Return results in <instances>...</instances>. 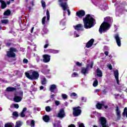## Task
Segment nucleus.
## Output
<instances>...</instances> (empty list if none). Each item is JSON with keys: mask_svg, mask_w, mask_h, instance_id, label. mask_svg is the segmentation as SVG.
Returning <instances> with one entry per match:
<instances>
[{"mask_svg": "<svg viewBox=\"0 0 127 127\" xmlns=\"http://www.w3.org/2000/svg\"><path fill=\"white\" fill-rule=\"evenodd\" d=\"M96 73L98 77H103V72H102V70L100 68L96 69Z\"/></svg>", "mask_w": 127, "mask_h": 127, "instance_id": "nucleus-20", "label": "nucleus"}, {"mask_svg": "<svg viewBox=\"0 0 127 127\" xmlns=\"http://www.w3.org/2000/svg\"><path fill=\"white\" fill-rule=\"evenodd\" d=\"M1 22L3 24H7V23H8V19H3L1 20Z\"/></svg>", "mask_w": 127, "mask_h": 127, "instance_id": "nucleus-27", "label": "nucleus"}, {"mask_svg": "<svg viewBox=\"0 0 127 127\" xmlns=\"http://www.w3.org/2000/svg\"><path fill=\"white\" fill-rule=\"evenodd\" d=\"M62 96L63 99H67V98H68V96H67V95L65 94H62Z\"/></svg>", "mask_w": 127, "mask_h": 127, "instance_id": "nucleus-40", "label": "nucleus"}, {"mask_svg": "<svg viewBox=\"0 0 127 127\" xmlns=\"http://www.w3.org/2000/svg\"><path fill=\"white\" fill-rule=\"evenodd\" d=\"M94 42H95V40L94 39H91L89 41L87 42L85 47L86 48H90L93 46V45L94 44Z\"/></svg>", "mask_w": 127, "mask_h": 127, "instance_id": "nucleus-11", "label": "nucleus"}, {"mask_svg": "<svg viewBox=\"0 0 127 127\" xmlns=\"http://www.w3.org/2000/svg\"><path fill=\"white\" fill-rule=\"evenodd\" d=\"M6 92H14V91H16V88L15 87H8L6 89Z\"/></svg>", "mask_w": 127, "mask_h": 127, "instance_id": "nucleus-19", "label": "nucleus"}, {"mask_svg": "<svg viewBox=\"0 0 127 127\" xmlns=\"http://www.w3.org/2000/svg\"><path fill=\"white\" fill-rule=\"evenodd\" d=\"M104 54H105V55H106V56H108V55H109V52H108V51H105V52H104Z\"/></svg>", "mask_w": 127, "mask_h": 127, "instance_id": "nucleus-55", "label": "nucleus"}, {"mask_svg": "<svg viewBox=\"0 0 127 127\" xmlns=\"http://www.w3.org/2000/svg\"><path fill=\"white\" fill-rule=\"evenodd\" d=\"M105 104H104V106H103L104 107V109H108V108H109V106L108 105L105 106Z\"/></svg>", "mask_w": 127, "mask_h": 127, "instance_id": "nucleus-58", "label": "nucleus"}, {"mask_svg": "<svg viewBox=\"0 0 127 127\" xmlns=\"http://www.w3.org/2000/svg\"><path fill=\"white\" fill-rule=\"evenodd\" d=\"M16 126L20 127V126H22L21 122L20 121H18L16 122Z\"/></svg>", "mask_w": 127, "mask_h": 127, "instance_id": "nucleus-34", "label": "nucleus"}, {"mask_svg": "<svg viewBox=\"0 0 127 127\" xmlns=\"http://www.w3.org/2000/svg\"><path fill=\"white\" fill-rule=\"evenodd\" d=\"M65 117H66V115L65 114L64 109H60L59 112L58 113L57 117L60 118V119H63V118H65Z\"/></svg>", "mask_w": 127, "mask_h": 127, "instance_id": "nucleus-7", "label": "nucleus"}, {"mask_svg": "<svg viewBox=\"0 0 127 127\" xmlns=\"http://www.w3.org/2000/svg\"><path fill=\"white\" fill-rule=\"evenodd\" d=\"M43 89H44V87H43V86H40V90H43Z\"/></svg>", "mask_w": 127, "mask_h": 127, "instance_id": "nucleus-59", "label": "nucleus"}, {"mask_svg": "<svg viewBox=\"0 0 127 127\" xmlns=\"http://www.w3.org/2000/svg\"><path fill=\"white\" fill-rule=\"evenodd\" d=\"M42 6V7L44 8L46 6V3H45V1L42 0L41 1Z\"/></svg>", "mask_w": 127, "mask_h": 127, "instance_id": "nucleus-35", "label": "nucleus"}, {"mask_svg": "<svg viewBox=\"0 0 127 127\" xmlns=\"http://www.w3.org/2000/svg\"><path fill=\"white\" fill-rule=\"evenodd\" d=\"M116 111L117 116V120H121L122 116H121V111L120 110V107L119 106H116Z\"/></svg>", "mask_w": 127, "mask_h": 127, "instance_id": "nucleus-16", "label": "nucleus"}, {"mask_svg": "<svg viewBox=\"0 0 127 127\" xmlns=\"http://www.w3.org/2000/svg\"><path fill=\"white\" fill-rule=\"evenodd\" d=\"M68 127H76V126H75V125L71 124L69 126H68Z\"/></svg>", "mask_w": 127, "mask_h": 127, "instance_id": "nucleus-52", "label": "nucleus"}, {"mask_svg": "<svg viewBox=\"0 0 127 127\" xmlns=\"http://www.w3.org/2000/svg\"><path fill=\"white\" fill-rule=\"evenodd\" d=\"M50 55H43V61L44 63H48L50 61Z\"/></svg>", "mask_w": 127, "mask_h": 127, "instance_id": "nucleus-13", "label": "nucleus"}, {"mask_svg": "<svg viewBox=\"0 0 127 127\" xmlns=\"http://www.w3.org/2000/svg\"><path fill=\"white\" fill-rule=\"evenodd\" d=\"M33 30H34V27H32L31 29V33H32L33 32Z\"/></svg>", "mask_w": 127, "mask_h": 127, "instance_id": "nucleus-56", "label": "nucleus"}, {"mask_svg": "<svg viewBox=\"0 0 127 127\" xmlns=\"http://www.w3.org/2000/svg\"><path fill=\"white\" fill-rule=\"evenodd\" d=\"M30 126L31 127H34L35 126V121L33 120L31 121Z\"/></svg>", "mask_w": 127, "mask_h": 127, "instance_id": "nucleus-28", "label": "nucleus"}, {"mask_svg": "<svg viewBox=\"0 0 127 127\" xmlns=\"http://www.w3.org/2000/svg\"><path fill=\"white\" fill-rule=\"evenodd\" d=\"M23 62L24 64H27V63H28V60L26 59H24L23 60Z\"/></svg>", "mask_w": 127, "mask_h": 127, "instance_id": "nucleus-41", "label": "nucleus"}, {"mask_svg": "<svg viewBox=\"0 0 127 127\" xmlns=\"http://www.w3.org/2000/svg\"><path fill=\"white\" fill-rule=\"evenodd\" d=\"M13 106L14 108H15V109H18L19 108V105H18V104H14Z\"/></svg>", "mask_w": 127, "mask_h": 127, "instance_id": "nucleus-43", "label": "nucleus"}, {"mask_svg": "<svg viewBox=\"0 0 127 127\" xmlns=\"http://www.w3.org/2000/svg\"><path fill=\"white\" fill-rule=\"evenodd\" d=\"M11 13V11H10L9 9H7L4 12L3 15H5V16H9Z\"/></svg>", "mask_w": 127, "mask_h": 127, "instance_id": "nucleus-23", "label": "nucleus"}, {"mask_svg": "<svg viewBox=\"0 0 127 127\" xmlns=\"http://www.w3.org/2000/svg\"><path fill=\"white\" fill-rule=\"evenodd\" d=\"M59 52H60L59 50H53V53L54 54H57V53H59Z\"/></svg>", "mask_w": 127, "mask_h": 127, "instance_id": "nucleus-36", "label": "nucleus"}, {"mask_svg": "<svg viewBox=\"0 0 127 127\" xmlns=\"http://www.w3.org/2000/svg\"><path fill=\"white\" fill-rule=\"evenodd\" d=\"M116 81H117V84L119 85V83H120V81L119 80V78H115Z\"/></svg>", "mask_w": 127, "mask_h": 127, "instance_id": "nucleus-57", "label": "nucleus"}, {"mask_svg": "<svg viewBox=\"0 0 127 127\" xmlns=\"http://www.w3.org/2000/svg\"><path fill=\"white\" fill-rule=\"evenodd\" d=\"M63 0H59V2H61L60 6L63 7V10L64 11H66L67 9L68 8V4H67V2H64L63 3Z\"/></svg>", "mask_w": 127, "mask_h": 127, "instance_id": "nucleus-9", "label": "nucleus"}, {"mask_svg": "<svg viewBox=\"0 0 127 127\" xmlns=\"http://www.w3.org/2000/svg\"><path fill=\"white\" fill-rule=\"evenodd\" d=\"M20 117L21 118H24V117H25V114H24V112H21L20 113Z\"/></svg>", "mask_w": 127, "mask_h": 127, "instance_id": "nucleus-44", "label": "nucleus"}, {"mask_svg": "<svg viewBox=\"0 0 127 127\" xmlns=\"http://www.w3.org/2000/svg\"><path fill=\"white\" fill-rule=\"evenodd\" d=\"M85 98L84 97H81V101H84Z\"/></svg>", "mask_w": 127, "mask_h": 127, "instance_id": "nucleus-64", "label": "nucleus"}, {"mask_svg": "<svg viewBox=\"0 0 127 127\" xmlns=\"http://www.w3.org/2000/svg\"><path fill=\"white\" fill-rule=\"evenodd\" d=\"M107 67L110 70H113V66L111 64H108Z\"/></svg>", "mask_w": 127, "mask_h": 127, "instance_id": "nucleus-39", "label": "nucleus"}, {"mask_svg": "<svg viewBox=\"0 0 127 127\" xmlns=\"http://www.w3.org/2000/svg\"><path fill=\"white\" fill-rule=\"evenodd\" d=\"M53 49H48L47 50V52L48 53H53Z\"/></svg>", "mask_w": 127, "mask_h": 127, "instance_id": "nucleus-46", "label": "nucleus"}, {"mask_svg": "<svg viewBox=\"0 0 127 127\" xmlns=\"http://www.w3.org/2000/svg\"><path fill=\"white\" fill-rule=\"evenodd\" d=\"M26 77L29 80H37L39 78V73L37 71L31 70L30 72H25Z\"/></svg>", "mask_w": 127, "mask_h": 127, "instance_id": "nucleus-3", "label": "nucleus"}, {"mask_svg": "<svg viewBox=\"0 0 127 127\" xmlns=\"http://www.w3.org/2000/svg\"><path fill=\"white\" fill-rule=\"evenodd\" d=\"M76 65L77 66H78V67H81L82 66V64L80 63L79 62H77Z\"/></svg>", "mask_w": 127, "mask_h": 127, "instance_id": "nucleus-45", "label": "nucleus"}, {"mask_svg": "<svg viewBox=\"0 0 127 127\" xmlns=\"http://www.w3.org/2000/svg\"><path fill=\"white\" fill-rule=\"evenodd\" d=\"M18 50L15 48L11 47L9 50L7 51V56L9 58H15L16 57L15 52H17Z\"/></svg>", "mask_w": 127, "mask_h": 127, "instance_id": "nucleus-4", "label": "nucleus"}, {"mask_svg": "<svg viewBox=\"0 0 127 127\" xmlns=\"http://www.w3.org/2000/svg\"><path fill=\"white\" fill-rule=\"evenodd\" d=\"M48 46H49V44H46V45H45L44 46V48L46 49L47 48V47H48Z\"/></svg>", "mask_w": 127, "mask_h": 127, "instance_id": "nucleus-51", "label": "nucleus"}, {"mask_svg": "<svg viewBox=\"0 0 127 127\" xmlns=\"http://www.w3.org/2000/svg\"><path fill=\"white\" fill-rule=\"evenodd\" d=\"M86 14V13L85 12V11L84 10H80L79 11H76V16H78L79 18H81V17H83V16H85V15Z\"/></svg>", "mask_w": 127, "mask_h": 127, "instance_id": "nucleus-10", "label": "nucleus"}, {"mask_svg": "<svg viewBox=\"0 0 127 127\" xmlns=\"http://www.w3.org/2000/svg\"><path fill=\"white\" fill-rule=\"evenodd\" d=\"M82 114V110L80 106L74 107L73 108L72 115L73 117H79Z\"/></svg>", "mask_w": 127, "mask_h": 127, "instance_id": "nucleus-5", "label": "nucleus"}, {"mask_svg": "<svg viewBox=\"0 0 127 127\" xmlns=\"http://www.w3.org/2000/svg\"><path fill=\"white\" fill-rule=\"evenodd\" d=\"M12 115L16 118L18 117V113L17 112H14L12 113Z\"/></svg>", "mask_w": 127, "mask_h": 127, "instance_id": "nucleus-33", "label": "nucleus"}, {"mask_svg": "<svg viewBox=\"0 0 127 127\" xmlns=\"http://www.w3.org/2000/svg\"><path fill=\"white\" fill-rule=\"evenodd\" d=\"M77 96V94L75 92H72L70 94V97H76Z\"/></svg>", "mask_w": 127, "mask_h": 127, "instance_id": "nucleus-37", "label": "nucleus"}, {"mask_svg": "<svg viewBox=\"0 0 127 127\" xmlns=\"http://www.w3.org/2000/svg\"><path fill=\"white\" fill-rule=\"evenodd\" d=\"M114 73L115 79L119 78V70H116L114 71Z\"/></svg>", "mask_w": 127, "mask_h": 127, "instance_id": "nucleus-24", "label": "nucleus"}, {"mask_svg": "<svg viewBox=\"0 0 127 127\" xmlns=\"http://www.w3.org/2000/svg\"><path fill=\"white\" fill-rule=\"evenodd\" d=\"M93 66H94V63L92 62L90 64V67L91 68V69H92L93 68Z\"/></svg>", "mask_w": 127, "mask_h": 127, "instance_id": "nucleus-50", "label": "nucleus"}, {"mask_svg": "<svg viewBox=\"0 0 127 127\" xmlns=\"http://www.w3.org/2000/svg\"><path fill=\"white\" fill-rule=\"evenodd\" d=\"M90 67L89 64H87L86 68L82 67L81 68V72L82 74H83V75H85V74H88L89 72V67Z\"/></svg>", "mask_w": 127, "mask_h": 127, "instance_id": "nucleus-14", "label": "nucleus"}, {"mask_svg": "<svg viewBox=\"0 0 127 127\" xmlns=\"http://www.w3.org/2000/svg\"><path fill=\"white\" fill-rule=\"evenodd\" d=\"M67 11L68 12V15H70V14H71V12L70 11V10L68 9H67Z\"/></svg>", "mask_w": 127, "mask_h": 127, "instance_id": "nucleus-54", "label": "nucleus"}, {"mask_svg": "<svg viewBox=\"0 0 127 127\" xmlns=\"http://www.w3.org/2000/svg\"><path fill=\"white\" fill-rule=\"evenodd\" d=\"M46 20V16H44L42 20V24L44 25L45 24V21Z\"/></svg>", "mask_w": 127, "mask_h": 127, "instance_id": "nucleus-31", "label": "nucleus"}, {"mask_svg": "<svg viewBox=\"0 0 127 127\" xmlns=\"http://www.w3.org/2000/svg\"><path fill=\"white\" fill-rule=\"evenodd\" d=\"M57 86L56 84H52L50 85V91L51 93H54V90H56Z\"/></svg>", "mask_w": 127, "mask_h": 127, "instance_id": "nucleus-18", "label": "nucleus"}, {"mask_svg": "<svg viewBox=\"0 0 127 127\" xmlns=\"http://www.w3.org/2000/svg\"><path fill=\"white\" fill-rule=\"evenodd\" d=\"M105 104H106V102L101 101V103H97L96 104V109L98 110H102L103 109V107H105Z\"/></svg>", "mask_w": 127, "mask_h": 127, "instance_id": "nucleus-12", "label": "nucleus"}, {"mask_svg": "<svg viewBox=\"0 0 127 127\" xmlns=\"http://www.w3.org/2000/svg\"><path fill=\"white\" fill-rule=\"evenodd\" d=\"M99 85V81L98 80L95 79V80L93 82V87H97Z\"/></svg>", "mask_w": 127, "mask_h": 127, "instance_id": "nucleus-26", "label": "nucleus"}, {"mask_svg": "<svg viewBox=\"0 0 127 127\" xmlns=\"http://www.w3.org/2000/svg\"><path fill=\"white\" fill-rule=\"evenodd\" d=\"M114 38L116 41V43L119 47H121L122 43H121V38H120V35L119 34H116L114 35Z\"/></svg>", "mask_w": 127, "mask_h": 127, "instance_id": "nucleus-8", "label": "nucleus"}, {"mask_svg": "<svg viewBox=\"0 0 127 127\" xmlns=\"http://www.w3.org/2000/svg\"><path fill=\"white\" fill-rule=\"evenodd\" d=\"M4 127H13V123H6L4 125Z\"/></svg>", "mask_w": 127, "mask_h": 127, "instance_id": "nucleus-25", "label": "nucleus"}, {"mask_svg": "<svg viewBox=\"0 0 127 127\" xmlns=\"http://www.w3.org/2000/svg\"><path fill=\"white\" fill-rule=\"evenodd\" d=\"M7 4H8V5L10 4V1H7Z\"/></svg>", "mask_w": 127, "mask_h": 127, "instance_id": "nucleus-61", "label": "nucleus"}, {"mask_svg": "<svg viewBox=\"0 0 127 127\" xmlns=\"http://www.w3.org/2000/svg\"><path fill=\"white\" fill-rule=\"evenodd\" d=\"M0 2L1 9H4V8H5V7L7 6L6 3H5V2L2 0H1Z\"/></svg>", "mask_w": 127, "mask_h": 127, "instance_id": "nucleus-22", "label": "nucleus"}, {"mask_svg": "<svg viewBox=\"0 0 127 127\" xmlns=\"http://www.w3.org/2000/svg\"><path fill=\"white\" fill-rule=\"evenodd\" d=\"M83 21L84 28L89 29V28H92L95 26L96 20L90 14H88L86 15L85 17L83 18Z\"/></svg>", "mask_w": 127, "mask_h": 127, "instance_id": "nucleus-2", "label": "nucleus"}, {"mask_svg": "<svg viewBox=\"0 0 127 127\" xmlns=\"http://www.w3.org/2000/svg\"><path fill=\"white\" fill-rule=\"evenodd\" d=\"M31 4H32V5H34V1H32Z\"/></svg>", "mask_w": 127, "mask_h": 127, "instance_id": "nucleus-63", "label": "nucleus"}, {"mask_svg": "<svg viewBox=\"0 0 127 127\" xmlns=\"http://www.w3.org/2000/svg\"><path fill=\"white\" fill-rule=\"evenodd\" d=\"M46 82H47V81L46 80V79L45 77H44L42 80H41V84L42 85H45V84H46Z\"/></svg>", "mask_w": 127, "mask_h": 127, "instance_id": "nucleus-29", "label": "nucleus"}, {"mask_svg": "<svg viewBox=\"0 0 127 127\" xmlns=\"http://www.w3.org/2000/svg\"><path fill=\"white\" fill-rule=\"evenodd\" d=\"M115 96L116 97H119V96H120V94H115Z\"/></svg>", "mask_w": 127, "mask_h": 127, "instance_id": "nucleus-62", "label": "nucleus"}, {"mask_svg": "<svg viewBox=\"0 0 127 127\" xmlns=\"http://www.w3.org/2000/svg\"><path fill=\"white\" fill-rule=\"evenodd\" d=\"M22 100V97L20 96H17L16 94H15L13 101L15 103H19V102H21V100Z\"/></svg>", "mask_w": 127, "mask_h": 127, "instance_id": "nucleus-15", "label": "nucleus"}, {"mask_svg": "<svg viewBox=\"0 0 127 127\" xmlns=\"http://www.w3.org/2000/svg\"><path fill=\"white\" fill-rule=\"evenodd\" d=\"M75 76H78V73H76V72H73L72 74H71V77L73 78L74 77H75Z\"/></svg>", "mask_w": 127, "mask_h": 127, "instance_id": "nucleus-42", "label": "nucleus"}, {"mask_svg": "<svg viewBox=\"0 0 127 127\" xmlns=\"http://www.w3.org/2000/svg\"><path fill=\"white\" fill-rule=\"evenodd\" d=\"M84 26H83V24H78L76 25V26H73V27L75 30H77V31H79L81 28H83Z\"/></svg>", "mask_w": 127, "mask_h": 127, "instance_id": "nucleus-17", "label": "nucleus"}, {"mask_svg": "<svg viewBox=\"0 0 127 127\" xmlns=\"http://www.w3.org/2000/svg\"><path fill=\"white\" fill-rule=\"evenodd\" d=\"M26 110H27L26 108H24L23 110L22 111V112L25 113V112H26Z\"/></svg>", "mask_w": 127, "mask_h": 127, "instance_id": "nucleus-53", "label": "nucleus"}, {"mask_svg": "<svg viewBox=\"0 0 127 127\" xmlns=\"http://www.w3.org/2000/svg\"><path fill=\"white\" fill-rule=\"evenodd\" d=\"M79 127H85L84 124L81 123L79 125Z\"/></svg>", "mask_w": 127, "mask_h": 127, "instance_id": "nucleus-49", "label": "nucleus"}, {"mask_svg": "<svg viewBox=\"0 0 127 127\" xmlns=\"http://www.w3.org/2000/svg\"><path fill=\"white\" fill-rule=\"evenodd\" d=\"M50 19V16H47V20L48 21H49V20Z\"/></svg>", "mask_w": 127, "mask_h": 127, "instance_id": "nucleus-60", "label": "nucleus"}, {"mask_svg": "<svg viewBox=\"0 0 127 127\" xmlns=\"http://www.w3.org/2000/svg\"><path fill=\"white\" fill-rule=\"evenodd\" d=\"M111 23H113V17L107 16L104 18V21L101 24L99 29V32L100 34H102L103 32H106L107 30L110 29Z\"/></svg>", "mask_w": 127, "mask_h": 127, "instance_id": "nucleus-1", "label": "nucleus"}, {"mask_svg": "<svg viewBox=\"0 0 127 127\" xmlns=\"http://www.w3.org/2000/svg\"><path fill=\"white\" fill-rule=\"evenodd\" d=\"M43 120L45 123H48L50 121V117L48 115H45L43 117Z\"/></svg>", "mask_w": 127, "mask_h": 127, "instance_id": "nucleus-21", "label": "nucleus"}, {"mask_svg": "<svg viewBox=\"0 0 127 127\" xmlns=\"http://www.w3.org/2000/svg\"><path fill=\"white\" fill-rule=\"evenodd\" d=\"M99 121L102 127H109V126L107 125V119L105 117H100Z\"/></svg>", "mask_w": 127, "mask_h": 127, "instance_id": "nucleus-6", "label": "nucleus"}, {"mask_svg": "<svg viewBox=\"0 0 127 127\" xmlns=\"http://www.w3.org/2000/svg\"><path fill=\"white\" fill-rule=\"evenodd\" d=\"M55 104L56 106H59V105H60V101L56 100L55 101Z\"/></svg>", "mask_w": 127, "mask_h": 127, "instance_id": "nucleus-38", "label": "nucleus"}, {"mask_svg": "<svg viewBox=\"0 0 127 127\" xmlns=\"http://www.w3.org/2000/svg\"><path fill=\"white\" fill-rule=\"evenodd\" d=\"M54 97H55V94H53L51 95V99H52V100H54Z\"/></svg>", "mask_w": 127, "mask_h": 127, "instance_id": "nucleus-48", "label": "nucleus"}, {"mask_svg": "<svg viewBox=\"0 0 127 127\" xmlns=\"http://www.w3.org/2000/svg\"><path fill=\"white\" fill-rule=\"evenodd\" d=\"M46 14L47 16H50V13H49V10H48V9L47 10Z\"/></svg>", "mask_w": 127, "mask_h": 127, "instance_id": "nucleus-47", "label": "nucleus"}, {"mask_svg": "<svg viewBox=\"0 0 127 127\" xmlns=\"http://www.w3.org/2000/svg\"><path fill=\"white\" fill-rule=\"evenodd\" d=\"M45 110L47 113H49L51 111V108L50 106H47L45 108Z\"/></svg>", "mask_w": 127, "mask_h": 127, "instance_id": "nucleus-30", "label": "nucleus"}, {"mask_svg": "<svg viewBox=\"0 0 127 127\" xmlns=\"http://www.w3.org/2000/svg\"><path fill=\"white\" fill-rule=\"evenodd\" d=\"M43 34H46V33H47V32H48V29H47V28L44 27L43 29Z\"/></svg>", "mask_w": 127, "mask_h": 127, "instance_id": "nucleus-32", "label": "nucleus"}]
</instances>
